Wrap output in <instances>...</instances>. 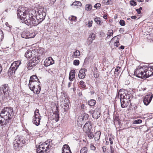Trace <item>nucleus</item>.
I'll list each match as a JSON object with an SVG mask.
<instances>
[{
	"label": "nucleus",
	"mask_w": 153,
	"mask_h": 153,
	"mask_svg": "<svg viewBox=\"0 0 153 153\" xmlns=\"http://www.w3.org/2000/svg\"><path fill=\"white\" fill-rule=\"evenodd\" d=\"M101 5L100 3H97L95 4L94 7L95 8L97 9L98 7H100Z\"/></svg>",
	"instance_id": "37998d69"
},
{
	"label": "nucleus",
	"mask_w": 153,
	"mask_h": 153,
	"mask_svg": "<svg viewBox=\"0 0 153 153\" xmlns=\"http://www.w3.org/2000/svg\"><path fill=\"white\" fill-rule=\"evenodd\" d=\"M25 56L27 58L31 59L34 57V54L32 53V51L30 50H28L25 53Z\"/></svg>",
	"instance_id": "aec40b11"
},
{
	"label": "nucleus",
	"mask_w": 153,
	"mask_h": 153,
	"mask_svg": "<svg viewBox=\"0 0 153 153\" xmlns=\"http://www.w3.org/2000/svg\"><path fill=\"white\" fill-rule=\"evenodd\" d=\"M86 133L90 139L93 138L94 137V133L93 132L92 130L89 131Z\"/></svg>",
	"instance_id": "a878e982"
},
{
	"label": "nucleus",
	"mask_w": 153,
	"mask_h": 153,
	"mask_svg": "<svg viewBox=\"0 0 153 153\" xmlns=\"http://www.w3.org/2000/svg\"><path fill=\"white\" fill-rule=\"evenodd\" d=\"M75 74V72L74 70H72L70 71L69 75V79L70 81H72L74 79Z\"/></svg>",
	"instance_id": "5701e85b"
},
{
	"label": "nucleus",
	"mask_w": 153,
	"mask_h": 153,
	"mask_svg": "<svg viewBox=\"0 0 153 153\" xmlns=\"http://www.w3.org/2000/svg\"><path fill=\"white\" fill-rule=\"evenodd\" d=\"M80 84L81 85H83L84 83V82L83 81H81L80 82Z\"/></svg>",
	"instance_id": "4d7b16f0"
},
{
	"label": "nucleus",
	"mask_w": 153,
	"mask_h": 153,
	"mask_svg": "<svg viewBox=\"0 0 153 153\" xmlns=\"http://www.w3.org/2000/svg\"><path fill=\"white\" fill-rule=\"evenodd\" d=\"M38 14L36 16V19L31 15H30L29 12L24 7H19L17 10V16L25 23L30 26L37 25L42 22L45 19L46 13L43 12L42 9L39 10Z\"/></svg>",
	"instance_id": "f257e3e1"
},
{
	"label": "nucleus",
	"mask_w": 153,
	"mask_h": 153,
	"mask_svg": "<svg viewBox=\"0 0 153 153\" xmlns=\"http://www.w3.org/2000/svg\"><path fill=\"white\" fill-rule=\"evenodd\" d=\"M33 89L31 88L30 89L32 91H33L34 93H36V94H39L41 91V87L40 85L38 86L35 87H33Z\"/></svg>",
	"instance_id": "4be33fe9"
},
{
	"label": "nucleus",
	"mask_w": 153,
	"mask_h": 153,
	"mask_svg": "<svg viewBox=\"0 0 153 153\" xmlns=\"http://www.w3.org/2000/svg\"><path fill=\"white\" fill-rule=\"evenodd\" d=\"M21 63L20 61H16L13 62L9 69L8 73L10 74L14 73Z\"/></svg>",
	"instance_id": "6e6552de"
},
{
	"label": "nucleus",
	"mask_w": 153,
	"mask_h": 153,
	"mask_svg": "<svg viewBox=\"0 0 153 153\" xmlns=\"http://www.w3.org/2000/svg\"><path fill=\"white\" fill-rule=\"evenodd\" d=\"M50 143L48 141L39 145L37 149V153H47L50 151L51 148Z\"/></svg>",
	"instance_id": "7ed1b4c3"
},
{
	"label": "nucleus",
	"mask_w": 153,
	"mask_h": 153,
	"mask_svg": "<svg viewBox=\"0 0 153 153\" xmlns=\"http://www.w3.org/2000/svg\"><path fill=\"white\" fill-rule=\"evenodd\" d=\"M92 128V123L91 121H88L84 125L83 129L85 133L91 130Z\"/></svg>",
	"instance_id": "9d476101"
},
{
	"label": "nucleus",
	"mask_w": 153,
	"mask_h": 153,
	"mask_svg": "<svg viewBox=\"0 0 153 153\" xmlns=\"http://www.w3.org/2000/svg\"><path fill=\"white\" fill-rule=\"evenodd\" d=\"M89 37L91 38V39L93 40L95 39V35L94 34L92 33L91 34V36H89Z\"/></svg>",
	"instance_id": "c03bdc74"
},
{
	"label": "nucleus",
	"mask_w": 153,
	"mask_h": 153,
	"mask_svg": "<svg viewBox=\"0 0 153 153\" xmlns=\"http://www.w3.org/2000/svg\"><path fill=\"white\" fill-rule=\"evenodd\" d=\"M93 40L90 37H88L87 40V43L88 45H90L92 42Z\"/></svg>",
	"instance_id": "e433bc0d"
},
{
	"label": "nucleus",
	"mask_w": 153,
	"mask_h": 153,
	"mask_svg": "<svg viewBox=\"0 0 153 153\" xmlns=\"http://www.w3.org/2000/svg\"><path fill=\"white\" fill-rule=\"evenodd\" d=\"M25 143V140L22 136L18 135L16 137L15 140L13 142V147L15 150H19L20 147Z\"/></svg>",
	"instance_id": "20e7f679"
},
{
	"label": "nucleus",
	"mask_w": 153,
	"mask_h": 153,
	"mask_svg": "<svg viewBox=\"0 0 153 153\" xmlns=\"http://www.w3.org/2000/svg\"><path fill=\"white\" fill-rule=\"evenodd\" d=\"M65 102H66L65 103V106L66 107H67V106L68 107L69 106V100H66V101H65Z\"/></svg>",
	"instance_id": "a18cd8bd"
},
{
	"label": "nucleus",
	"mask_w": 153,
	"mask_h": 153,
	"mask_svg": "<svg viewBox=\"0 0 153 153\" xmlns=\"http://www.w3.org/2000/svg\"><path fill=\"white\" fill-rule=\"evenodd\" d=\"M121 92L119 91V94L120 95L121 97L120 102L121 106L122 108H124L127 107L129 104V102L130 101L129 95H126V94H120Z\"/></svg>",
	"instance_id": "39448f33"
},
{
	"label": "nucleus",
	"mask_w": 153,
	"mask_h": 153,
	"mask_svg": "<svg viewBox=\"0 0 153 153\" xmlns=\"http://www.w3.org/2000/svg\"><path fill=\"white\" fill-rule=\"evenodd\" d=\"M107 16L106 15H104L103 16V18L105 19H107Z\"/></svg>",
	"instance_id": "bf43d9fd"
},
{
	"label": "nucleus",
	"mask_w": 153,
	"mask_h": 153,
	"mask_svg": "<svg viewBox=\"0 0 153 153\" xmlns=\"http://www.w3.org/2000/svg\"><path fill=\"white\" fill-rule=\"evenodd\" d=\"M5 25H6L7 26V27H9V24L8 22H6L5 23Z\"/></svg>",
	"instance_id": "680f3d73"
},
{
	"label": "nucleus",
	"mask_w": 153,
	"mask_h": 153,
	"mask_svg": "<svg viewBox=\"0 0 153 153\" xmlns=\"http://www.w3.org/2000/svg\"><path fill=\"white\" fill-rule=\"evenodd\" d=\"M53 119L56 122H57L59 120V116L58 114H53Z\"/></svg>",
	"instance_id": "c756f323"
},
{
	"label": "nucleus",
	"mask_w": 153,
	"mask_h": 153,
	"mask_svg": "<svg viewBox=\"0 0 153 153\" xmlns=\"http://www.w3.org/2000/svg\"><path fill=\"white\" fill-rule=\"evenodd\" d=\"M85 106L84 104H82L81 105V107L82 109H84L85 108Z\"/></svg>",
	"instance_id": "864d4df0"
},
{
	"label": "nucleus",
	"mask_w": 153,
	"mask_h": 153,
	"mask_svg": "<svg viewBox=\"0 0 153 153\" xmlns=\"http://www.w3.org/2000/svg\"><path fill=\"white\" fill-rule=\"evenodd\" d=\"M87 148L84 147L80 150V153H87Z\"/></svg>",
	"instance_id": "c9c22d12"
},
{
	"label": "nucleus",
	"mask_w": 153,
	"mask_h": 153,
	"mask_svg": "<svg viewBox=\"0 0 153 153\" xmlns=\"http://www.w3.org/2000/svg\"><path fill=\"white\" fill-rule=\"evenodd\" d=\"M138 1L141 2H143V0H138Z\"/></svg>",
	"instance_id": "0e129e2a"
},
{
	"label": "nucleus",
	"mask_w": 153,
	"mask_h": 153,
	"mask_svg": "<svg viewBox=\"0 0 153 153\" xmlns=\"http://www.w3.org/2000/svg\"><path fill=\"white\" fill-rule=\"evenodd\" d=\"M21 36L23 38L26 39L33 38L34 37V35L32 33H30L28 31H24L21 34Z\"/></svg>",
	"instance_id": "f8f14e48"
},
{
	"label": "nucleus",
	"mask_w": 153,
	"mask_h": 153,
	"mask_svg": "<svg viewBox=\"0 0 153 153\" xmlns=\"http://www.w3.org/2000/svg\"><path fill=\"white\" fill-rule=\"evenodd\" d=\"M39 79L35 75H33L30 77L29 82H34L36 81H39Z\"/></svg>",
	"instance_id": "bb28decb"
},
{
	"label": "nucleus",
	"mask_w": 153,
	"mask_h": 153,
	"mask_svg": "<svg viewBox=\"0 0 153 153\" xmlns=\"http://www.w3.org/2000/svg\"><path fill=\"white\" fill-rule=\"evenodd\" d=\"M36 64L37 63L36 62H34L32 61L30 62L27 65V68L29 70L31 69L33 67L36 65Z\"/></svg>",
	"instance_id": "b1692460"
},
{
	"label": "nucleus",
	"mask_w": 153,
	"mask_h": 153,
	"mask_svg": "<svg viewBox=\"0 0 153 153\" xmlns=\"http://www.w3.org/2000/svg\"><path fill=\"white\" fill-rule=\"evenodd\" d=\"M114 43V46L117 47H118L120 45L118 39L116 36H115L110 41V43Z\"/></svg>",
	"instance_id": "412c9836"
},
{
	"label": "nucleus",
	"mask_w": 153,
	"mask_h": 153,
	"mask_svg": "<svg viewBox=\"0 0 153 153\" xmlns=\"http://www.w3.org/2000/svg\"><path fill=\"white\" fill-rule=\"evenodd\" d=\"M72 5L77 6H81L82 5V4L81 2L79 1H76L73 3Z\"/></svg>",
	"instance_id": "f704fd0d"
},
{
	"label": "nucleus",
	"mask_w": 153,
	"mask_h": 153,
	"mask_svg": "<svg viewBox=\"0 0 153 153\" xmlns=\"http://www.w3.org/2000/svg\"><path fill=\"white\" fill-rule=\"evenodd\" d=\"M76 17L74 16H72L71 17L69 18V19L71 21H75L76 20Z\"/></svg>",
	"instance_id": "a19ab883"
},
{
	"label": "nucleus",
	"mask_w": 153,
	"mask_h": 153,
	"mask_svg": "<svg viewBox=\"0 0 153 153\" xmlns=\"http://www.w3.org/2000/svg\"><path fill=\"white\" fill-rule=\"evenodd\" d=\"M90 148L91 150L94 151L95 150L96 147L92 144L90 145Z\"/></svg>",
	"instance_id": "49530a36"
},
{
	"label": "nucleus",
	"mask_w": 153,
	"mask_h": 153,
	"mask_svg": "<svg viewBox=\"0 0 153 153\" xmlns=\"http://www.w3.org/2000/svg\"><path fill=\"white\" fill-rule=\"evenodd\" d=\"M71 82H69L68 84V87L69 88L70 87L71 85Z\"/></svg>",
	"instance_id": "052dcab7"
},
{
	"label": "nucleus",
	"mask_w": 153,
	"mask_h": 153,
	"mask_svg": "<svg viewBox=\"0 0 153 153\" xmlns=\"http://www.w3.org/2000/svg\"><path fill=\"white\" fill-rule=\"evenodd\" d=\"M33 123L37 126L39 125L41 118L39 113V110L36 109L34 112V115L33 116Z\"/></svg>",
	"instance_id": "0eeeda50"
},
{
	"label": "nucleus",
	"mask_w": 153,
	"mask_h": 153,
	"mask_svg": "<svg viewBox=\"0 0 153 153\" xmlns=\"http://www.w3.org/2000/svg\"><path fill=\"white\" fill-rule=\"evenodd\" d=\"M92 7V6L91 4H86L85 6V10L88 11H90Z\"/></svg>",
	"instance_id": "cd10ccee"
},
{
	"label": "nucleus",
	"mask_w": 153,
	"mask_h": 153,
	"mask_svg": "<svg viewBox=\"0 0 153 153\" xmlns=\"http://www.w3.org/2000/svg\"><path fill=\"white\" fill-rule=\"evenodd\" d=\"M100 111L98 108H96L94 111L92 113V117L93 118L96 119H97L100 117Z\"/></svg>",
	"instance_id": "2eb2a0df"
},
{
	"label": "nucleus",
	"mask_w": 153,
	"mask_h": 153,
	"mask_svg": "<svg viewBox=\"0 0 153 153\" xmlns=\"http://www.w3.org/2000/svg\"><path fill=\"white\" fill-rule=\"evenodd\" d=\"M83 85L82 87H85V85H84V84L83 85Z\"/></svg>",
	"instance_id": "69168bd1"
},
{
	"label": "nucleus",
	"mask_w": 153,
	"mask_h": 153,
	"mask_svg": "<svg viewBox=\"0 0 153 153\" xmlns=\"http://www.w3.org/2000/svg\"><path fill=\"white\" fill-rule=\"evenodd\" d=\"M62 153H71L70 148L68 145H64L62 148Z\"/></svg>",
	"instance_id": "6ab92c4d"
},
{
	"label": "nucleus",
	"mask_w": 153,
	"mask_h": 153,
	"mask_svg": "<svg viewBox=\"0 0 153 153\" xmlns=\"http://www.w3.org/2000/svg\"><path fill=\"white\" fill-rule=\"evenodd\" d=\"M101 133L100 131H97L94 133V139L95 140H99L100 137Z\"/></svg>",
	"instance_id": "393cba45"
},
{
	"label": "nucleus",
	"mask_w": 153,
	"mask_h": 153,
	"mask_svg": "<svg viewBox=\"0 0 153 153\" xmlns=\"http://www.w3.org/2000/svg\"><path fill=\"white\" fill-rule=\"evenodd\" d=\"M40 82L39 80V81H36L34 82H29L28 86L30 88H31L33 89L32 88L33 87H35L36 86H38L40 85Z\"/></svg>",
	"instance_id": "dca6fc26"
},
{
	"label": "nucleus",
	"mask_w": 153,
	"mask_h": 153,
	"mask_svg": "<svg viewBox=\"0 0 153 153\" xmlns=\"http://www.w3.org/2000/svg\"><path fill=\"white\" fill-rule=\"evenodd\" d=\"M109 141L110 142V143L111 144H112L113 143V141L112 140V139L111 138H109Z\"/></svg>",
	"instance_id": "5fc2aeb1"
},
{
	"label": "nucleus",
	"mask_w": 153,
	"mask_h": 153,
	"mask_svg": "<svg viewBox=\"0 0 153 153\" xmlns=\"http://www.w3.org/2000/svg\"><path fill=\"white\" fill-rule=\"evenodd\" d=\"M145 68L139 66L134 71V74L137 77L144 78V73L145 72Z\"/></svg>",
	"instance_id": "423d86ee"
},
{
	"label": "nucleus",
	"mask_w": 153,
	"mask_h": 153,
	"mask_svg": "<svg viewBox=\"0 0 153 153\" xmlns=\"http://www.w3.org/2000/svg\"><path fill=\"white\" fill-rule=\"evenodd\" d=\"M113 34V31L112 30H108L107 33V36L106 37L107 39H109L111 36H112Z\"/></svg>",
	"instance_id": "c85d7f7f"
},
{
	"label": "nucleus",
	"mask_w": 153,
	"mask_h": 153,
	"mask_svg": "<svg viewBox=\"0 0 153 153\" xmlns=\"http://www.w3.org/2000/svg\"><path fill=\"white\" fill-rule=\"evenodd\" d=\"M130 18H127V20H130Z\"/></svg>",
	"instance_id": "338daca9"
},
{
	"label": "nucleus",
	"mask_w": 153,
	"mask_h": 153,
	"mask_svg": "<svg viewBox=\"0 0 153 153\" xmlns=\"http://www.w3.org/2000/svg\"><path fill=\"white\" fill-rule=\"evenodd\" d=\"M9 90V88L8 86V85H3L0 88V94H2L3 97L4 95L5 96L6 94H7V93L6 92H7Z\"/></svg>",
	"instance_id": "1a4fd4ad"
},
{
	"label": "nucleus",
	"mask_w": 153,
	"mask_h": 153,
	"mask_svg": "<svg viewBox=\"0 0 153 153\" xmlns=\"http://www.w3.org/2000/svg\"><path fill=\"white\" fill-rule=\"evenodd\" d=\"M142 9L141 7H140L139 9H137L136 10L138 14H140L141 13V10Z\"/></svg>",
	"instance_id": "de8ad7c7"
},
{
	"label": "nucleus",
	"mask_w": 153,
	"mask_h": 153,
	"mask_svg": "<svg viewBox=\"0 0 153 153\" xmlns=\"http://www.w3.org/2000/svg\"><path fill=\"white\" fill-rule=\"evenodd\" d=\"M153 96L152 94L146 95L143 100V102L144 104L147 105L150 103Z\"/></svg>",
	"instance_id": "9b49d317"
},
{
	"label": "nucleus",
	"mask_w": 153,
	"mask_h": 153,
	"mask_svg": "<svg viewBox=\"0 0 153 153\" xmlns=\"http://www.w3.org/2000/svg\"><path fill=\"white\" fill-rule=\"evenodd\" d=\"M119 23L120 25L122 26H124L125 25V22L123 20H120L119 22Z\"/></svg>",
	"instance_id": "ea45409f"
},
{
	"label": "nucleus",
	"mask_w": 153,
	"mask_h": 153,
	"mask_svg": "<svg viewBox=\"0 0 153 153\" xmlns=\"http://www.w3.org/2000/svg\"><path fill=\"white\" fill-rule=\"evenodd\" d=\"M106 147L105 146H103L102 147V150L104 152H105L106 151Z\"/></svg>",
	"instance_id": "603ef678"
},
{
	"label": "nucleus",
	"mask_w": 153,
	"mask_h": 153,
	"mask_svg": "<svg viewBox=\"0 0 153 153\" xmlns=\"http://www.w3.org/2000/svg\"><path fill=\"white\" fill-rule=\"evenodd\" d=\"M120 67H117L114 72V74H117L118 75L119 74V73L120 72Z\"/></svg>",
	"instance_id": "72a5a7b5"
},
{
	"label": "nucleus",
	"mask_w": 153,
	"mask_h": 153,
	"mask_svg": "<svg viewBox=\"0 0 153 153\" xmlns=\"http://www.w3.org/2000/svg\"><path fill=\"white\" fill-rule=\"evenodd\" d=\"M131 18L132 19H135L137 18V17L135 16H132L131 17Z\"/></svg>",
	"instance_id": "6e6d98bb"
},
{
	"label": "nucleus",
	"mask_w": 153,
	"mask_h": 153,
	"mask_svg": "<svg viewBox=\"0 0 153 153\" xmlns=\"http://www.w3.org/2000/svg\"><path fill=\"white\" fill-rule=\"evenodd\" d=\"M110 149L111 150V153H114V150L112 146H110Z\"/></svg>",
	"instance_id": "8fccbe9b"
},
{
	"label": "nucleus",
	"mask_w": 153,
	"mask_h": 153,
	"mask_svg": "<svg viewBox=\"0 0 153 153\" xmlns=\"http://www.w3.org/2000/svg\"><path fill=\"white\" fill-rule=\"evenodd\" d=\"M104 0L105 1V2H106V4H109V1H108V0Z\"/></svg>",
	"instance_id": "13d9d810"
},
{
	"label": "nucleus",
	"mask_w": 153,
	"mask_h": 153,
	"mask_svg": "<svg viewBox=\"0 0 153 153\" xmlns=\"http://www.w3.org/2000/svg\"><path fill=\"white\" fill-rule=\"evenodd\" d=\"M145 70L144 73L145 75L144 78L145 79L151 76L153 72L152 71H153V69L151 68H145Z\"/></svg>",
	"instance_id": "ddd939ff"
},
{
	"label": "nucleus",
	"mask_w": 153,
	"mask_h": 153,
	"mask_svg": "<svg viewBox=\"0 0 153 153\" xmlns=\"http://www.w3.org/2000/svg\"><path fill=\"white\" fill-rule=\"evenodd\" d=\"M108 144V143H107V142L106 141V144L107 145L108 144Z\"/></svg>",
	"instance_id": "774afa93"
},
{
	"label": "nucleus",
	"mask_w": 153,
	"mask_h": 153,
	"mask_svg": "<svg viewBox=\"0 0 153 153\" xmlns=\"http://www.w3.org/2000/svg\"><path fill=\"white\" fill-rule=\"evenodd\" d=\"M54 60L51 57L47 58L44 61V65L47 67L54 63Z\"/></svg>",
	"instance_id": "f3484780"
},
{
	"label": "nucleus",
	"mask_w": 153,
	"mask_h": 153,
	"mask_svg": "<svg viewBox=\"0 0 153 153\" xmlns=\"http://www.w3.org/2000/svg\"><path fill=\"white\" fill-rule=\"evenodd\" d=\"M88 114L86 113L83 114L78 117V122L82 121L83 123V122H85L86 120L88 119ZM82 123V122H81V123Z\"/></svg>",
	"instance_id": "4468645a"
},
{
	"label": "nucleus",
	"mask_w": 153,
	"mask_h": 153,
	"mask_svg": "<svg viewBox=\"0 0 153 153\" xmlns=\"http://www.w3.org/2000/svg\"><path fill=\"white\" fill-rule=\"evenodd\" d=\"M95 22L97 24L100 25L102 24V22L100 20V18L99 17H96L94 19Z\"/></svg>",
	"instance_id": "2f4dec72"
},
{
	"label": "nucleus",
	"mask_w": 153,
	"mask_h": 153,
	"mask_svg": "<svg viewBox=\"0 0 153 153\" xmlns=\"http://www.w3.org/2000/svg\"><path fill=\"white\" fill-rule=\"evenodd\" d=\"M120 49H123L124 48V46H121L120 47Z\"/></svg>",
	"instance_id": "e2e57ef3"
},
{
	"label": "nucleus",
	"mask_w": 153,
	"mask_h": 153,
	"mask_svg": "<svg viewBox=\"0 0 153 153\" xmlns=\"http://www.w3.org/2000/svg\"><path fill=\"white\" fill-rule=\"evenodd\" d=\"M80 53L79 51L76 50L74 53L73 56L77 57L79 56Z\"/></svg>",
	"instance_id": "473e14b6"
},
{
	"label": "nucleus",
	"mask_w": 153,
	"mask_h": 153,
	"mask_svg": "<svg viewBox=\"0 0 153 153\" xmlns=\"http://www.w3.org/2000/svg\"><path fill=\"white\" fill-rule=\"evenodd\" d=\"M130 4L132 6H134L136 5V3L133 0L131 1Z\"/></svg>",
	"instance_id": "79ce46f5"
},
{
	"label": "nucleus",
	"mask_w": 153,
	"mask_h": 153,
	"mask_svg": "<svg viewBox=\"0 0 153 153\" xmlns=\"http://www.w3.org/2000/svg\"><path fill=\"white\" fill-rule=\"evenodd\" d=\"M56 0H50V2L52 4H53Z\"/></svg>",
	"instance_id": "3c124183"
},
{
	"label": "nucleus",
	"mask_w": 153,
	"mask_h": 153,
	"mask_svg": "<svg viewBox=\"0 0 153 153\" xmlns=\"http://www.w3.org/2000/svg\"><path fill=\"white\" fill-rule=\"evenodd\" d=\"M13 109L10 107L3 108L0 113V124L1 125H5L11 121L13 116Z\"/></svg>",
	"instance_id": "f03ea898"
},
{
	"label": "nucleus",
	"mask_w": 153,
	"mask_h": 153,
	"mask_svg": "<svg viewBox=\"0 0 153 153\" xmlns=\"http://www.w3.org/2000/svg\"><path fill=\"white\" fill-rule=\"evenodd\" d=\"M79 62L78 60H75L74 61V64L75 65H78L79 64Z\"/></svg>",
	"instance_id": "58836bf2"
},
{
	"label": "nucleus",
	"mask_w": 153,
	"mask_h": 153,
	"mask_svg": "<svg viewBox=\"0 0 153 153\" xmlns=\"http://www.w3.org/2000/svg\"><path fill=\"white\" fill-rule=\"evenodd\" d=\"M88 104L91 106H94L96 103V101L94 100H91L88 101Z\"/></svg>",
	"instance_id": "7c9ffc66"
},
{
	"label": "nucleus",
	"mask_w": 153,
	"mask_h": 153,
	"mask_svg": "<svg viewBox=\"0 0 153 153\" xmlns=\"http://www.w3.org/2000/svg\"><path fill=\"white\" fill-rule=\"evenodd\" d=\"M142 121L140 119H138L134 121L133 122V124H136L140 123H142Z\"/></svg>",
	"instance_id": "4c0bfd02"
},
{
	"label": "nucleus",
	"mask_w": 153,
	"mask_h": 153,
	"mask_svg": "<svg viewBox=\"0 0 153 153\" xmlns=\"http://www.w3.org/2000/svg\"><path fill=\"white\" fill-rule=\"evenodd\" d=\"M88 27H91L92 26V21H89L88 22Z\"/></svg>",
	"instance_id": "09e8293b"
},
{
	"label": "nucleus",
	"mask_w": 153,
	"mask_h": 153,
	"mask_svg": "<svg viewBox=\"0 0 153 153\" xmlns=\"http://www.w3.org/2000/svg\"><path fill=\"white\" fill-rule=\"evenodd\" d=\"M87 71V70L85 68H82L81 69L79 72L78 76L79 78L83 79L85 76V72Z\"/></svg>",
	"instance_id": "a211bd4d"
}]
</instances>
